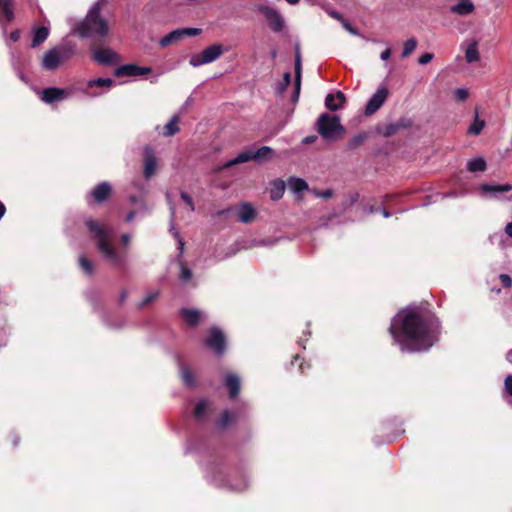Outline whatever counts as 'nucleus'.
Listing matches in <instances>:
<instances>
[{
	"label": "nucleus",
	"instance_id": "nucleus-1",
	"mask_svg": "<svg viewBox=\"0 0 512 512\" xmlns=\"http://www.w3.org/2000/svg\"><path fill=\"white\" fill-rule=\"evenodd\" d=\"M388 331L402 351H427L438 341L440 322L431 313L403 311L393 319Z\"/></svg>",
	"mask_w": 512,
	"mask_h": 512
},
{
	"label": "nucleus",
	"instance_id": "nucleus-2",
	"mask_svg": "<svg viewBox=\"0 0 512 512\" xmlns=\"http://www.w3.org/2000/svg\"><path fill=\"white\" fill-rule=\"evenodd\" d=\"M101 6L96 3L88 12L85 19L75 28L81 38H92L93 41H101L108 35L107 21L100 15Z\"/></svg>",
	"mask_w": 512,
	"mask_h": 512
},
{
	"label": "nucleus",
	"instance_id": "nucleus-3",
	"mask_svg": "<svg viewBox=\"0 0 512 512\" xmlns=\"http://www.w3.org/2000/svg\"><path fill=\"white\" fill-rule=\"evenodd\" d=\"M86 226L88 230L94 234V237L97 240V247L104 254V256L114 265L123 266L126 256L116 252L110 243L105 228L100 226V224L93 219H88L86 221Z\"/></svg>",
	"mask_w": 512,
	"mask_h": 512
},
{
	"label": "nucleus",
	"instance_id": "nucleus-4",
	"mask_svg": "<svg viewBox=\"0 0 512 512\" xmlns=\"http://www.w3.org/2000/svg\"><path fill=\"white\" fill-rule=\"evenodd\" d=\"M317 132L326 141H335L345 134V128L336 115L322 113L317 119Z\"/></svg>",
	"mask_w": 512,
	"mask_h": 512
},
{
	"label": "nucleus",
	"instance_id": "nucleus-5",
	"mask_svg": "<svg viewBox=\"0 0 512 512\" xmlns=\"http://www.w3.org/2000/svg\"><path fill=\"white\" fill-rule=\"evenodd\" d=\"M273 153H274L273 149L268 146H262L255 152L243 151L234 159L226 162L222 166V169H228L234 165L245 163L250 160L262 161V160H265V159L269 158L270 156H272Z\"/></svg>",
	"mask_w": 512,
	"mask_h": 512
},
{
	"label": "nucleus",
	"instance_id": "nucleus-6",
	"mask_svg": "<svg viewBox=\"0 0 512 512\" xmlns=\"http://www.w3.org/2000/svg\"><path fill=\"white\" fill-rule=\"evenodd\" d=\"M223 53V47L220 44H214L204 49L199 54H194L190 58V64L194 67L211 63Z\"/></svg>",
	"mask_w": 512,
	"mask_h": 512
},
{
	"label": "nucleus",
	"instance_id": "nucleus-7",
	"mask_svg": "<svg viewBox=\"0 0 512 512\" xmlns=\"http://www.w3.org/2000/svg\"><path fill=\"white\" fill-rule=\"evenodd\" d=\"M257 11L263 15L268 23L269 28L276 33H279L284 28V19L282 15L273 7L267 5H259Z\"/></svg>",
	"mask_w": 512,
	"mask_h": 512
},
{
	"label": "nucleus",
	"instance_id": "nucleus-8",
	"mask_svg": "<svg viewBox=\"0 0 512 512\" xmlns=\"http://www.w3.org/2000/svg\"><path fill=\"white\" fill-rule=\"evenodd\" d=\"M205 345L216 355H222L226 349V341L223 332L217 327H212L209 330V336L205 339Z\"/></svg>",
	"mask_w": 512,
	"mask_h": 512
},
{
	"label": "nucleus",
	"instance_id": "nucleus-9",
	"mask_svg": "<svg viewBox=\"0 0 512 512\" xmlns=\"http://www.w3.org/2000/svg\"><path fill=\"white\" fill-rule=\"evenodd\" d=\"M101 41H93L91 51L93 59L103 65H111L117 60V54L110 48H103L100 45Z\"/></svg>",
	"mask_w": 512,
	"mask_h": 512
},
{
	"label": "nucleus",
	"instance_id": "nucleus-10",
	"mask_svg": "<svg viewBox=\"0 0 512 512\" xmlns=\"http://www.w3.org/2000/svg\"><path fill=\"white\" fill-rule=\"evenodd\" d=\"M201 33V29L199 28H181L176 29L168 33L166 36L161 38L159 41V45L161 47H166L172 43H176L183 39L184 37H193L197 36Z\"/></svg>",
	"mask_w": 512,
	"mask_h": 512
},
{
	"label": "nucleus",
	"instance_id": "nucleus-11",
	"mask_svg": "<svg viewBox=\"0 0 512 512\" xmlns=\"http://www.w3.org/2000/svg\"><path fill=\"white\" fill-rule=\"evenodd\" d=\"M388 96H389L388 88L385 86L380 87L369 99V101L365 107V110H364L365 116H371L374 113H376L381 108V106L385 103Z\"/></svg>",
	"mask_w": 512,
	"mask_h": 512
},
{
	"label": "nucleus",
	"instance_id": "nucleus-12",
	"mask_svg": "<svg viewBox=\"0 0 512 512\" xmlns=\"http://www.w3.org/2000/svg\"><path fill=\"white\" fill-rule=\"evenodd\" d=\"M63 52L58 48L48 50L42 60V67L45 70H56L64 61Z\"/></svg>",
	"mask_w": 512,
	"mask_h": 512
},
{
	"label": "nucleus",
	"instance_id": "nucleus-13",
	"mask_svg": "<svg viewBox=\"0 0 512 512\" xmlns=\"http://www.w3.org/2000/svg\"><path fill=\"white\" fill-rule=\"evenodd\" d=\"M152 69L150 67H141L137 64H125L116 68L114 74L116 77H132V76H141L151 73Z\"/></svg>",
	"mask_w": 512,
	"mask_h": 512
},
{
	"label": "nucleus",
	"instance_id": "nucleus-14",
	"mask_svg": "<svg viewBox=\"0 0 512 512\" xmlns=\"http://www.w3.org/2000/svg\"><path fill=\"white\" fill-rule=\"evenodd\" d=\"M112 195V186L109 182L98 183L90 192V196L96 204H102Z\"/></svg>",
	"mask_w": 512,
	"mask_h": 512
},
{
	"label": "nucleus",
	"instance_id": "nucleus-15",
	"mask_svg": "<svg viewBox=\"0 0 512 512\" xmlns=\"http://www.w3.org/2000/svg\"><path fill=\"white\" fill-rule=\"evenodd\" d=\"M156 157L154 149L150 146L144 148V176L146 179L151 178L156 170Z\"/></svg>",
	"mask_w": 512,
	"mask_h": 512
},
{
	"label": "nucleus",
	"instance_id": "nucleus-16",
	"mask_svg": "<svg viewBox=\"0 0 512 512\" xmlns=\"http://www.w3.org/2000/svg\"><path fill=\"white\" fill-rule=\"evenodd\" d=\"M181 318L188 327H197L201 321V312L197 309L181 308L179 310Z\"/></svg>",
	"mask_w": 512,
	"mask_h": 512
},
{
	"label": "nucleus",
	"instance_id": "nucleus-17",
	"mask_svg": "<svg viewBox=\"0 0 512 512\" xmlns=\"http://www.w3.org/2000/svg\"><path fill=\"white\" fill-rule=\"evenodd\" d=\"M68 96V92L62 88L49 87L45 88L42 91L41 99L48 104H51L55 101L62 100Z\"/></svg>",
	"mask_w": 512,
	"mask_h": 512
},
{
	"label": "nucleus",
	"instance_id": "nucleus-18",
	"mask_svg": "<svg viewBox=\"0 0 512 512\" xmlns=\"http://www.w3.org/2000/svg\"><path fill=\"white\" fill-rule=\"evenodd\" d=\"M346 102V97L343 92L337 91L335 94L329 93L325 98V106L330 111H338Z\"/></svg>",
	"mask_w": 512,
	"mask_h": 512
},
{
	"label": "nucleus",
	"instance_id": "nucleus-19",
	"mask_svg": "<svg viewBox=\"0 0 512 512\" xmlns=\"http://www.w3.org/2000/svg\"><path fill=\"white\" fill-rule=\"evenodd\" d=\"M294 70H295V80H294V93L292 95V101L297 102L300 94L301 89V56L299 51H296L295 55V64H294Z\"/></svg>",
	"mask_w": 512,
	"mask_h": 512
},
{
	"label": "nucleus",
	"instance_id": "nucleus-20",
	"mask_svg": "<svg viewBox=\"0 0 512 512\" xmlns=\"http://www.w3.org/2000/svg\"><path fill=\"white\" fill-rule=\"evenodd\" d=\"M0 10V22L11 23L14 20V0H0Z\"/></svg>",
	"mask_w": 512,
	"mask_h": 512
},
{
	"label": "nucleus",
	"instance_id": "nucleus-21",
	"mask_svg": "<svg viewBox=\"0 0 512 512\" xmlns=\"http://www.w3.org/2000/svg\"><path fill=\"white\" fill-rule=\"evenodd\" d=\"M225 386L229 390V397L236 398L240 393V379L235 374H228L225 379Z\"/></svg>",
	"mask_w": 512,
	"mask_h": 512
},
{
	"label": "nucleus",
	"instance_id": "nucleus-22",
	"mask_svg": "<svg viewBox=\"0 0 512 512\" xmlns=\"http://www.w3.org/2000/svg\"><path fill=\"white\" fill-rule=\"evenodd\" d=\"M256 217V211L250 203H243L239 209V220L242 223H251Z\"/></svg>",
	"mask_w": 512,
	"mask_h": 512
},
{
	"label": "nucleus",
	"instance_id": "nucleus-23",
	"mask_svg": "<svg viewBox=\"0 0 512 512\" xmlns=\"http://www.w3.org/2000/svg\"><path fill=\"white\" fill-rule=\"evenodd\" d=\"M410 126V121L406 119H400L396 123H390L384 127L382 134L385 137H391L395 135L400 129L407 128Z\"/></svg>",
	"mask_w": 512,
	"mask_h": 512
},
{
	"label": "nucleus",
	"instance_id": "nucleus-24",
	"mask_svg": "<svg viewBox=\"0 0 512 512\" xmlns=\"http://www.w3.org/2000/svg\"><path fill=\"white\" fill-rule=\"evenodd\" d=\"M474 4L470 0H460L451 7V12L458 15H468L474 11Z\"/></svg>",
	"mask_w": 512,
	"mask_h": 512
},
{
	"label": "nucleus",
	"instance_id": "nucleus-25",
	"mask_svg": "<svg viewBox=\"0 0 512 512\" xmlns=\"http://www.w3.org/2000/svg\"><path fill=\"white\" fill-rule=\"evenodd\" d=\"M237 416L234 412H230L228 410H224L218 420L216 421V426L219 429H226L229 425L235 422Z\"/></svg>",
	"mask_w": 512,
	"mask_h": 512
},
{
	"label": "nucleus",
	"instance_id": "nucleus-26",
	"mask_svg": "<svg viewBox=\"0 0 512 512\" xmlns=\"http://www.w3.org/2000/svg\"><path fill=\"white\" fill-rule=\"evenodd\" d=\"M285 192V182L281 179L275 180L270 189V198L274 201L283 197Z\"/></svg>",
	"mask_w": 512,
	"mask_h": 512
},
{
	"label": "nucleus",
	"instance_id": "nucleus-27",
	"mask_svg": "<svg viewBox=\"0 0 512 512\" xmlns=\"http://www.w3.org/2000/svg\"><path fill=\"white\" fill-rule=\"evenodd\" d=\"M49 36V30L47 27H39L35 30L33 40L31 43L32 48H36L41 45Z\"/></svg>",
	"mask_w": 512,
	"mask_h": 512
},
{
	"label": "nucleus",
	"instance_id": "nucleus-28",
	"mask_svg": "<svg viewBox=\"0 0 512 512\" xmlns=\"http://www.w3.org/2000/svg\"><path fill=\"white\" fill-rule=\"evenodd\" d=\"M288 187L294 193H300L308 189V184L302 178L290 177L288 179Z\"/></svg>",
	"mask_w": 512,
	"mask_h": 512
},
{
	"label": "nucleus",
	"instance_id": "nucleus-29",
	"mask_svg": "<svg viewBox=\"0 0 512 512\" xmlns=\"http://www.w3.org/2000/svg\"><path fill=\"white\" fill-rule=\"evenodd\" d=\"M178 122H179V116L174 115L171 118V120L164 126L162 134L165 137L174 136L179 131Z\"/></svg>",
	"mask_w": 512,
	"mask_h": 512
},
{
	"label": "nucleus",
	"instance_id": "nucleus-30",
	"mask_svg": "<svg viewBox=\"0 0 512 512\" xmlns=\"http://www.w3.org/2000/svg\"><path fill=\"white\" fill-rule=\"evenodd\" d=\"M368 139V133L362 132L353 136L347 143V147L350 150H355L362 146Z\"/></svg>",
	"mask_w": 512,
	"mask_h": 512
},
{
	"label": "nucleus",
	"instance_id": "nucleus-31",
	"mask_svg": "<svg viewBox=\"0 0 512 512\" xmlns=\"http://www.w3.org/2000/svg\"><path fill=\"white\" fill-rule=\"evenodd\" d=\"M465 58L468 63L476 62L479 60L480 55L477 42H472L469 44L465 51Z\"/></svg>",
	"mask_w": 512,
	"mask_h": 512
},
{
	"label": "nucleus",
	"instance_id": "nucleus-32",
	"mask_svg": "<svg viewBox=\"0 0 512 512\" xmlns=\"http://www.w3.org/2000/svg\"><path fill=\"white\" fill-rule=\"evenodd\" d=\"M482 190L484 192L488 193H503V192H509L512 190V185L510 184H498V185H491V184H483Z\"/></svg>",
	"mask_w": 512,
	"mask_h": 512
},
{
	"label": "nucleus",
	"instance_id": "nucleus-33",
	"mask_svg": "<svg viewBox=\"0 0 512 512\" xmlns=\"http://www.w3.org/2000/svg\"><path fill=\"white\" fill-rule=\"evenodd\" d=\"M181 378L186 386H188V387L195 386V377H194L193 371L190 369L189 366H187V365L182 366Z\"/></svg>",
	"mask_w": 512,
	"mask_h": 512
},
{
	"label": "nucleus",
	"instance_id": "nucleus-34",
	"mask_svg": "<svg viewBox=\"0 0 512 512\" xmlns=\"http://www.w3.org/2000/svg\"><path fill=\"white\" fill-rule=\"evenodd\" d=\"M467 168L470 172H482L486 170L487 164L483 158H476L467 163Z\"/></svg>",
	"mask_w": 512,
	"mask_h": 512
},
{
	"label": "nucleus",
	"instance_id": "nucleus-35",
	"mask_svg": "<svg viewBox=\"0 0 512 512\" xmlns=\"http://www.w3.org/2000/svg\"><path fill=\"white\" fill-rule=\"evenodd\" d=\"M79 266L82 269V271L87 275H92L94 273L93 263L83 255L79 257Z\"/></svg>",
	"mask_w": 512,
	"mask_h": 512
},
{
	"label": "nucleus",
	"instance_id": "nucleus-36",
	"mask_svg": "<svg viewBox=\"0 0 512 512\" xmlns=\"http://www.w3.org/2000/svg\"><path fill=\"white\" fill-rule=\"evenodd\" d=\"M417 47V40L415 38H410L404 42L403 51L401 54L402 58L408 57Z\"/></svg>",
	"mask_w": 512,
	"mask_h": 512
},
{
	"label": "nucleus",
	"instance_id": "nucleus-37",
	"mask_svg": "<svg viewBox=\"0 0 512 512\" xmlns=\"http://www.w3.org/2000/svg\"><path fill=\"white\" fill-rule=\"evenodd\" d=\"M113 80L111 78H98L94 80L88 81V88L92 87H111L113 85Z\"/></svg>",
	"mask_w": 512,
	"mask_h": 512
},
{
	"label": "nucleus",
	"instance_id": "nucleus-38",
	"mask_svg": "<svg viewBox=\"0 0 512 512\" xmlns=\"http://www.w3.org/2000/svg\"><path fill=\"white\" fill-rule=\"evenodd\" d=\"M358 200H359V193L350 192L344 197L342 206L346 210V209L352 207Z\"/></svg>",
	"mask_w": 512,
	"mask_h": 512
},
{
	"label": "nucleus",
	"instance_id": "nucleus-39",
	"mask_svg": "<svg viewBox=\"0 0 512 512\" xmlns=\"http://www.w3.org/2000/svg\"><path fill=\"white\" fill-rule=\"evenodd\" d=\"M485 126L484 120H480L478 116L476 115L474 122L471 124V126L468 129V132L473 135H478L482 131V129Z\"/></svg>",
	"mask_w": 512,
	"mask_h": 512
},
{
	"label": "nucleus",
	"instance_id": "nucleus-40",
	"mask_svg": "<svg viewBox=\"0 0 512 512\" xmlns=\"http://www.w3.org/2000/svg\"><path fill=\"white\" fill-rule=\"evenodd\" d=\"M208 407V403L206 400H200L194 409V414L196 418H200L204 415Z\"/></svg>",
	"mask_w": 512,
	"mask_h": 512
},
{
	"label": "nucleus",
	"instance_id": "nucleus-41",
	"mask_svg": "<svg viewBox=\"0 0 512 512\" xmlns=\"http://www.w3.org/2000/svg\"><path fill=\"white\" fill-rule=\"evenodd\" d=\"M291 365H298V369L301 373L305 372V368H310V365L299 355L294 356V359L291 361Z\"/></svg>",
	"mask_w": 512,
	"mask_h": 512
},
{
	"label": "nucleus",
	"instance_id": "nucleus-42",
	"mask_svg": "<svg viewBox=\"0 0 512 512\" xmlns=\"http://www.w3.org/2000/svg\"><path fill=\"white\" fill-rule=\"evenodd\" d=\"M290 83H291V73L290 72H286L283 75L282 82H280L278 84L277 91L280 94L283 93L287 89V87L290 85Z\"/></svg>",
	"mask_w": 512,
	"mask_h": 512
},
{
	"label": "nucleus",
	"instance_id": "nucleus-43",
	"mask_svg": "<svg viewBox=\"0 0 512 512\" xmlns=\"http://www.w3.org/2000/svg\"><path fill=\"white\" fill-rule=\"evenodd\" d=\"M180 197L184 201V203L189 207V210L193 212L195 210V205L192 197L188 193L183 191L180 193Z\"/></svg>",
	"mask_w": 512,
	"mask_h": 512
},
{
	"label": "nucleus",
	"instance_id": "nucleus-44",
	"mask_svg": "<svg viewBox=\"0 0 512 512\" xmlns=\"http://www.w3.org/2000/svg\"><path fill=\"white\" fill-rule=\"evenodd\" d=\"M313 193L316 197L323 198V199H330L334 195V191L332 189H326L324 191L319 190H313Z\"/></svg>",
	"mask_w": 512,
	"mask_h": 512
},
{
	"label": "nucleus",
	"instance_id": "nucleus-45",
	"mask_svg": "<svg viewBox=\"0 0 512 512\" xmlns=\"http://www.w3.org/2000/svg\"><path fill=\"white\" fill-rule=\"evenodd\" d=\"M454 95L456 100L459 102H464L469 96L468 91L463 88L456 89Z\"/></svg>",
	"mask_w": 512,
	"mask_h": 512
},
{
	"label": "nucleus",
	"instance_id": "nucleus-46",
	"mask_svg": "<svg viewBox=\"0 0 512 512\" xmlns=\"http://www.w3.org/2000/svg\"><path fill=\"white\" fill-rule=\"evenodd\" d=\"M180 278L183 281H189L192 278V271L184 264H181Z\"/></svg>",
	"mask_w": 512,
	"mask_h": 512
},
{
	"label": "nucleus",
	"instance_id": "nucleus-47",
	"mask_svg": "<svg viewBox=\"0 0 512 512\" xmlns=\"http://www.w3.org/2000/svg\"><path fill=\"white\" fill-rule=\"evenodd\" d=\"M499 280L504 288L512 286V278L508 274H500Z\"/></svg>",
	"mask_w": 512,
	"mask_h": 512
},
{
	"label": "nucleus",
	"instance_id": "nucleus-48",
	"mask_svg": "<svg viewBox=\"0 0 512 512\" xmlns=\"http://www.w3.org/2000/svg\"><path fill=\"white\" fill-rule=\"evenodd\" d=\"M158 296V293H150L148 294L139 304L140 308L145 307L146 305L150 304L152 301H154Z\"/></svg>",
	"mask_w": 512,
	"mask_h": 512
},
{
	"label": "nucleus",
	"instance_id": "nucleus-49",
	"mask_svg": "<svg viewBox=\"0 0 512 512\" xmlns=\"http://www.w3.org/2000/svg\"><path fill=\"white\" fill-rule=\"evenodd\" d=\"M433 57L434 55L432 53H424L419 57L418 63L421 65L428 64L429 62L432 61Z\"/></svg>",
	"mask_w": 512,
	"mask_h": 512
},
{
	"label": "nucleus",
	"instance_id": "nucleus-50",
	"mask_svg": "<svg viewBox=\"0 0 512 512\" xmlns=\"http://www.w3.org/2000/svg\"><path fill=\"white\" fill-rule=\"evenodd\" d=\"M504 386H505V390L506 392L512 396V375H508L506 378H505V381H504Z\"/></svg>",
	"mask_w": 512,
	"mask_h": 512
},
{
	"label": "nucleus",
	"instance_id": "nucleus-51",
	"mask_svg": "<svg viewBox=\"0 0 512 512\" xmlns=\"http://www.w3.org/2000/svg\"><path fill=\"white\" fill-rule=\"evenodd\" d=\"M343 27L352 34H357L356 29L345 19L342 20Z\"/></svg>",
	"mask_w": 512,
	"mask_h": 512
},
{
	"label": "nucleus",
	"instance_id": "nucleus-52",
	"mask_svg": "<svg viewBox=\"0 0 512 512\" xmlns=\"http://www.w3.org/2000/svg\"><path fill=\"white\" fill-rule=\"evenodd\" d=\"M392 50L390 48L385 49L381 55L380 58L384 61L388 60L391 57Z\"/></svg>",
	"mask_w": 512,
	"mask_h": 512
},
{
	"label": "nucleus",
	"instance_id": "nucleus-53",
	"mask_svg": "<svg viewBox=\"0 0 512 512\" xmlns=\"http://www.w3.org/2000/svg\"><path fill=\"white\" fill-rule=\"evenodd\" d=\"M328 13H329V15H330L332 18H334V19H336V20H339V21H341V22H342V20L344 19V18H343V16H342V14H341V13H339L338 11L331 10V11H329Z\"/></svg>",
	"mask_w": 512,
	"mask_h": 512
},
{
	"label": "nucleus",
	"instance_id": "nucleus-54",
	"mask_svg": "<svg viewBox=\"0 0 512 512\" xmlns=\"http://www.w3.org/2000/svg\"><path fill=\"white\" fill-rule=\"evenodd\" d=\"M20 38V31L19 30H14L11 32L10 34V39L13 41V42H17Z\"/></svg>",
	"mask_w": 512,
	"mask_h": 512
},
{
	"label": "nucleus",
	"instance_id": "nucleus-55",
	"mask_svg": "<svg viewBox=\"0 0 512 512\" xmlns=\"http://www.w3.org/2000/svg\"><path fill=\"white\" fill-rule=\"evenodd\" d=\"M136 212L134 210L130 211L126 216V222H131L135 218Z\"/></svg>",
	"mask_w": 512,
	"mask_h": 512
},
{
	"label": "nucleus",
	"instance_id": "nucleus-56",
	"mask_svg": "<svg viewBox=\"0 0 512 512\" xmlns=\"http://www.w3.org/2000/svg\"><path fill=\"white\" fill-rule=\"evenodd\" d=\"M121 242L124 244V245H128L129 242H130V236L128 234H123L121 236Z\"/></svg>",
	"mask_w": 512,
	"mask_h": 512
},
{
	"label": "nucleus",
	"instance_id": "nucleus-57",
	"mask_svg": "<svg viewBox=\"0 0 512 512\" xmlns=\"http://www.w3.org/2000/svg\"><path fill=\"white\" fill-rule=\"evenodd\" d=\"M505 232L508 236L512 237V222L506 225Z\"/></svg>",
	"mask_w": 512,
	"mask_h": 512
},
{
	"label": "nucleus",
	"instance_id": "nucleus-58",
	"mask_svg": "<svg viewBox=\"0 0 512 512\" xmlns=\"http://www.w3.org/2000/svg\"><path fill=\"white\" fill-rule=\"evenodd\" d=\"M315 139H316V136H308L303 140V142L306 144H311L315 141Z\"/></svg>",
	"mask_w": 512,
	"mask_h": 512
},
{
	"label": "nucleus",
	"instance_id": "nucleus-59",
	"mask_svg": "<svg viewBox=\"0 0 512 512\" xmlns=\"http://www.w3.org/2000/svg\"><path fill=\"white\" fill-rule=\"evenodd\" d=\"M127 297V291L123 290L120 294V302H124Z\"/></svg>",
	"mask_w": 512,
	"mask_h": 512
},
{
	"label": "nucleus",
	"instance_id": "nucleus-60",
	"mask_svg": "<svg viewBox=\"0 0 512 512\" xmlns=\"http://www.w3.org/2000/svg\"><path fill=\"white\" fill-rule=\"evenodd\" d=\"M381 213H382V215H383L384 217H386V218L390 216V212H389V211H387L385 208H382V209H381Z\"/></svg>",
	"mask_w": 512,
	"mask_h": 512
},
{
	"label": "nucleus",
	"instance_id": "nucleus-61",
	"mask_svg": "<svg viewBox=\"0 0 512 512\" xmlns=\"http://www.w3.org/2000/svg\"><path fill=\"white\" fill-rule=\"evenodd\" d=\"M378 210L376 208H374V206H369L368 208V212L369 213H374V212H377Z\"/></svg>",
	"mask_w": 512,
	"mask_h": 512
},
{
	"label": "nucleus",
	"instance_id": "nucleus-62",
	"mask_svg": "<svg viewBox=\"0 0 512 512\" xmlns=\"http://www.w3.org/2000/svg\"><path fill=\"white\" fill-rule=\"evenodd\" d=\"M289 4L291 5H295L297 3H299L300 0H286Z\"/></svg>",
	"mask_w": 512,
	"mask_h": 512
},
{
	"label": "nucleus",
	"instance_id": "nucleus-63",
	"mask_svg": "<svg viewBox=\"0 0 512 512\" xmlns=\"http://www.w3.org/2000/svg\"><path fill=\"white\" fill-rule=\"evenodd\" d=\"M129 199H130V202L133 203V204L137 202L136 196H130Z\"/></svg>",
	"mask_w": 512,
	"mask_h": 512
},
{
	"label": "nucleus",
	"instance_id": "nucleus-64",
	"mask_svg": "<svg viewBox=\"0 0 512 512\" xmlns=\"http://www.w3.org/2000/svg\"><path fill=\"white\" fill-rule=\"evenodd\" d=\"M225 213H226V210H221V211H219L217 214H218V215H224Z\"/></svg>",
	"mask_w": 512,
	"mask_h": 512
}]
</instances>
